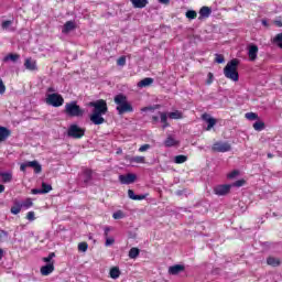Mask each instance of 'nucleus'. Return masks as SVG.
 Listing matches in <instances>:
<instances>
[{"instance_id":"f257e3e1","label":"nucleus","mask_w":282,"mask_h":282,"mask_svg":"<svg viewBox=\"0 0 282 282\" xmlns=\"http://www.w3.org/2000/svg\"><path fill=\"white\" fill-rule=\"evenodd\" d=\"M239 59L234 58L224 68V76L234 83H239Z\"/></svg>"},{"instance_id":"f03ea898","label":"nucleus","mask_w":282,"mask_h":282,"mask_svg":"<svg viewBox=\"0 0 282 282\" xmlns=\"http://www.w3.org/2000/svg\"><path fill=\"white\" fill-rule=\"evenodd\" d=\"M115 104L117 105L119 116H122L123 113H133V106H131L124 94L115 96Z\"/></svg>"},{"instance_id":"7ed1b4c3","label":"nucleus","mask_w":282,"mask_h":282,"mask_svg":"<svg viewBox=\"0 0 282 282\" xmlns=\"http://www.w3.org/2000/svg\"><path fill=\"white\" fill-rule=\"evenodd\" d=\"M64 111L69 118H83L85 116V109L80 108L76 101L67 102Z\"/></svg>"},{"instance_id":"20e7f679","label":"nucleus","mask_w":282,"mask_h":282,"mask_svg":"<svg viewBox=\"0 0 282 282\" xmlns=\"http://www.w3.org/2000/svg\"><path fill=\"white\" fill-rule=\"evenodd\" d=\"M46 105H50L51 107H63V105H65V99L63 98V95L53 93L46 96Z\"/></svg>"},{"instance_id":"39448f33","label":"nucleus","mask_w":282,"mask_h":282,"mask_svg":"<svg viewBox=\"0 0 282 282\" xmlns=\"http://www.w3.org/2000/svg\"><path fill=\"white\" fill-rule=\"evenodd\" d=\"M89 107H94L93 113H101L105 116L107 111H109V107H107V101L105 99L91 101L89 102Z\"/></svg>"},{"instance_id":"423d86ee","label":"nucleus","mask_w":282,"mask_h":282,"mask_svg":"<svg viewBox=\"0 0 282 282\" xmlns=\"http://www.w3.org/2000/svg\"><path fill=\"white\" fill-rule=\"evenodd\" d=\"M67 135L68 138H74V140H80V138H85V128H80L78 124H70Z\"/></svg>"},{"instance_id":"0eeeda50","label":"nucleus","mask_w":282,"mask_h":282,"mask_svg":"<svg viewBox=\"0 0 282 282\" xmlns=\"http://www.w3.org/2000/svg\"><path fill=\"white\" fill-rule=\"evenodd\" d=\"M212 151L214 153H228V151H232V145L228 141H216L212 145Z\"/></svg>"},{"instance_id":"6e6552de","label":"nucleus","mask_w":282,"mask_h":282,"mask_svg":"<svg viewBox=\"0 0 282 282\" xmlns=\"http://www.w3.org/2000/svg\"><path fill=\"white\" fill-rule=\"evenodd\" d=\"M230 188H232V185L225 184V185H216L214 187L215 195H218L219 197H224L225 195H228L230 193Z\"/></svg>"},{"instance_id":"1a4fd4ad","label":"nucleus","mask_w":282,"mask_h":282,"mask_svg":"<svg viewBox=\"0 0 282 282\" xmlns=\"http://www.w3.org/2000/svg\"><path fill=\"white\" fill-rule=\"evenodd\" d=\"M138 176L133 173H128V174H121L119 175V182L120 184H133Z\"/></svg>"},{"instance_id":"9d476101","label":"nucleus","mask_w":282,"mask_h":282,"mask_svg":"<svg viewBox=\"0 0 282 282\" xmlns=\"http://www.w3.org/2000/svg\"><path fill=\"white\" fill-rule=\"evenodd\" d=\"M258 54H259V46H257L256 44H250L248 46V56L251 63H253V61H257Z\"/></svg>"},{"instance_id":"9b49d317","label":"nucleus","mask_w":282,"mask_h":282,"mask_svg":"<svg viewBox=\"0 0 282 282\" xmlns=\"http://www.w3.org/2000/svg\"><path fill=\"white\" fill-rule=\"evenodd\" d=\"M24 67L29 72H37L39 70V65L36 64V59H32V57H28L24 61Z\"/></svg>"},{"instance_id":"f8f14e48","label":"nucleus","mask_w":282,"mask_h":282,"mask_svg":"<svg viewBox=\"0 0 282 282\" xmlns=\"http://www.w3.org/2000/svg\"><path fill=\"white\" fill-rule=\"evenodd\" d=\"M54 270H55L54 262H50L46 265L41 267L40 272L42 276H50V274H52Z\"/></svg>"},{"instance_id":"ddd939ff","label":"nucleus","mask_w":282,"mask_h":282,"mask_svg":"<svg viewBox=\"0 0 282 282\" xmlns=\"http://www.w3.org/2000/svg\"><path fill=\"white\" fill-rule=\"evenodd\" d=\"M185 270H186V267H184V264H174L169 268V274L176 276V274H180L181 272H184Z\"/></svg>"},{"instance_id":"4468645a","label":"nucleus","mask_w":282,"mask_h":282,"mask_svg":"<svg viewBox=\"0 0 282 282\" xmlns=\"http://www.w3.org/2000/svg\"><path fill=\"white\" fill-rule=\"evenodd\" d=\"M198 20L202 21V19H208L210 14H213V9L210 7H202L198 11Z\"/></svg>"},{"instance_id":"2eb2a0df","label":"nucleus","mask_w":282,"mask_h":282,"mask_svg":"<svg viewBox=\"0 0 282 282\" xmlns=\"http://www.w3.org/2000/svg\"><path fill=\"white\" fill-rule=\"evenodd\" d=\"M104 115L98 113V112H93L90 115V121L93 124H105V118L102 117Z\"/></svg>"},{"instance_id":"dca6fc26","label":"nucleus","mask_w":282,"mask_h":282,"mask_svg":"<svg viewBox=\"0 0 282 282\" xmlns=\"http://www.w3.org/2000/svg\"><path fill=\"white\" fill-rule=\"evenodd\" d=\"M28 167L34 169V173L39 174L43 171V166L39 163V161H29L24 163Z\"/></svg>"},{"instance_id":"f3484780","label":"nucleus","mask_w":282,"mask_h":282,"mask_svg":"<svg viewBox=\"0 0 282 282\" xmlns=\"http://www.w3.org/2000/svg\"><path fill=\"white\" fill-rule=\"evenodd\" d=\"M203 120L207 122L206 131H210V129H213V127L217 124V119L213 117H208V115H203Z\"/></svg>"},{"instance_id":"a211bd4d","label":"nucleus","mask_w":282,"mask_h":282,"mask_svg":"<svg viewBox=\"0 0 282 282\" xmlns=\"http://www.w3.org/2000/svg\"><path fill=\"white\" fill-rule=\"evenodd\" d=\"M9 135H12V131L3 126H0V142H6Z\"/></svg>"},{"instance_id":"6ab92c4d","label":"nucleus","mask_w":282,"mask_h":282,"mask_svg":"<svg viewBox=\"0 0 282 282\" xmlns=\"http://www.w3.org/2000/svg\"><path fill=\"white\" fill-rule=\"evenodd\" d=\"M147 195L148 194L135 195V192H133V189H128V197L130 199H133L134 202H142V199H147Z\"/></svg>"},{"instance_id":"aec40b11","label":"nucleus","mask_w":282,"mask_h":282,"mask_svg":"<svg viewBox=\"0 0 282 282\" xmlns=\"http://www.w3.org/2000/svg\"><path fill=\"white\" fill-rule=\"evenodd\" d=\"M72 30H76V22L74 21H67L63 29H62V32L63 34H69V32H72Z\"/></svg>"},{"instance_id":"412c9836","label":"nucleus","mask_w":282,"mask_h":282,"mask_svg":"<svg viewBox=\"0 0 282 282\" xmlns=\"http://www.w3.org/2000/svg\"><path fill=\"white\" fill-rule=\"evenodd\" d=\"M159 116L161 118L162 129L171 127V123H169V115L166 112L159 111Z\"/></svg>"},{"instance_id":"4be33fe9","label":"nucleus","mask_w":282,"mask_h":282,"mask_svg":"<svg viewBox=\"0 0 282 282\" xmlns=\"http://www.w3.org/2000/svg\"><path fill=\"white\" fill-rule=\"evenodd\" d=\"M130 164H145L147 159L144 156H129Z\"/></svg>"},{"instance_id":"5701e85b","label":"nucleus","mask_w":282,"mask_h":282,"mask_svg":"<svg viewBox=\"0 0 282 282\" xmlns=\"http://www.w3.org/2000/svg\"><path fill=\"white\" fill-rule=\"evenodd\" d=\"M267 263L271 265V268H279V265H281V259L270 256L267 258Z\"/></svg>"},{"instance_id":"b1692460","label":"nucleus","mask_w":282,"mask_h":282,"mask_svg":"<svg viewBox=\"0 0 282 282\" xmlns=\"http://www.w3.org/2000/svg\"><path fill=\"white\" fill-rule=\"evenodd\" d=\"M180 144V141L175 140L172 135H169L164 141V147L171 148V147H177Z\"/></svg>"},{"instance_id":"393cba45","label":"nucleus","mask_w":282,"mask_h":282,"mask_svg":"<svg viewBox=\"0 0 282 282\" xmlns=\"http://www.w3.org/2000/svg\"><path fill=\"white\" fill-rule=\"evenodd\" d=\"M167 117L170 120H182V118H184V113L180 110H175L173 112H169Z\"/></svg>"},{"instance_id":"a878e982","label":"nucleus","mask_w":282,"mask_h":282,"mask_svg":"<svg viewBox=\"0 0 282 282\" xmlns=\"http://www.w3.org/2000/svg\"><path fill=\"white\" fill-rule=\"evenodd\" d=\"M84 184H89V182H91L93 177H94V171L89 170V169H85L84 170Z\"/></svg>"},{"instance_id":"bb28decb","label":"nucleus","mask_w":282,"mask_h":282,"mask_svg":"<svg viewBox=\"0 0 282 282\" xmlns=\"http://www.w3.org/2000/svg\"><path fill=\"white\" fill-rule=\"evenodd\" d=\"M19 58H21V55L17 54V53H11L3 57V63H8V61H12V63H17V61H19Z\"/></svg>"},{"instance_id":"cd10ccee","label":"nucleus","mask_w":282,"mask_h":282,"mask_svg":"<svg viewBox=\"0 0 282 282\" xmlns=\"http://www.w3.org/2000/svg\"><path fill=\"white\" fill-rule=\"evenodd\" d=\"M133 8H147L149 0H131Z\"/></svg>"},{"instance_id":"c85d7f7f","label":"nucleus","mask_w":282,"mask_h":282,"mask_svg":"<svg viewBox=\"0 0 282 282\" xmlns=\"http://www.w3.org/2000/svg\"><path fill=\"white\" fill-rule=\"evenodd\" d=\"M153 85V78L145 77L138 83V87H151Z\"/></svg>"},{"instance_id":"c756f323","label":"nucleus","mask_w":282,"mask_h":282,"mask_svg":"<svg viewBox=\"0 0 282 282\" xmlns=\"http://www.w3.org/2000/svg\"><path fill=\"white\" fill-rule=\"evenodd\" d=\"M22 208H23V205H21V202L15 200L14 205L11 207L12 215H19Z\"/></svg>"},{"instance_id":"7c9ffc66","label":"nucleus","mask_w":282,"mask_h":282,"mask_svg":"<svg viewBox=\"0 0 282 282\" xmlns=\"http://www.w3.org/2000/svg\"><path fill=\"white\" fill-rule=\"evenodd\" d=\"M128 257L129 259H138V257H140V249L138 247H132L129 250Z\"/></svg>"},{"instance_id":"2f4dec72","label":"nucleus","mask_w":282,"mask_h":282,"mask_svg":"<svg viewBox=\"0 0 282 282\" xmlns=\"http://www.w3.org/2000/svg\"><path fill=\"white\" fill-rule=\"evenodd\" d=\"M0 177H2L3 184H9V182H12V173L10 172L0 173Z\"/></svg>"},{"instance_id":"473e14b6","label":"nucleus","mask_w":282,"mask_h":282,"mask_svg":"<svg viewBox=\"0 0 282 282\" xmlns=\"http://www.w3.org/2000/svg\"><path fill=\"white\" fill-rule=\"evenodd\" d=\"M187 161H188V156L184 154H180L174 158L175 164H184V162H187Z\"/></svg>"},{"instance_id":"72a5a7b5","label":"nucleus","mask_w":282,"mask_h":282,"mask_svg":"<svg viewBox=\"0 0 282 282\" xmlns=\"http://www.w3.org/2000/svg\"><path fill=\"white\" fill-rule=\"evenodd\" d=\"M110 278L111 279H119L120 278V268L113 267L110 269Z\"/></svg>"},{"instance_id":"f704fd0d","label":"nucleus","mask_w":282,"mask_h":282,"mask_svg":"<svg viewBox=\"0 0 282 282\" xmlns=\"http://www.w3.org/2000/svg\"><path fill=\"white\" fill-rule=\"evenodd\" d=\"M254 131H263L265 129V123L263 121H256L253 123Z\"/></svg>"},{"instance_id":"c9c22d12","label":"nucleus","mask_w":282,"mask_h":282,"mask_svg":"<svg viewBox=\"0 0 282 282\" xmlns=\"http://www.w3.org/2000/svg\"><path fill=\"white\" fill-rule=\"evenodd\" d=\"M22 208H32L34 206V203L32 202V198H26L23 203H21Z\"/></svg>"},{"instance_id":"e433bc0d","label":"nucleus","mask_w":282,"mask_h":282,"mask_svg":"<svg viewBox=\"0 0 282 282\" xmlns=\"http://www.w3.org/2000/svg\"><path fill=\"white\" fill-rule=\"evenodd\" d=\"M52 191V185L47 183H42V194L45 195Z\"/></svg>"},{"instance_id":"4c0bfd02","label":"nucleus","mask_w":282,"mask_h":282,"mask_svg":"<svg viewBox=\"0 0 282 282\" xmlns=\"http://www.w3.org/2000/svg\"><path fill=\"white\" fill-rule=\"evenodd\" d=\"M215 63L221 65V63H226V57H224L221 54H215Z\"/></svg>"},{"instance_id":"58836bf2","label":"nucleus","mask_w":282,"mask_h":282,"mask_svg":"<svg viewBox=\"0 0 282 282\" xmlns=\"http://www.w3.org/2000/svg\"><path fill=\"white\" fill-rule=\"evenodd\" d=\"M186 19H197V11L195 10H188L186 13Z\"/></svg>"},{"instance_id":"ea45409f","label":"nucleus","mask_w":282,"mask_h":282,"mask_svg":"<svg viewBox=\"0 0 282 282\" xmlns=\"http://www.w3.org/2000/svg\"><path fill=\"white\" fill-rule=\"evenodd\" d=\"M89 248V245L87 242H79L78 243V250L79 252H87V249Z\"/></svg>"},{"instance_id":"a19ab883","label":"nucleus","mask_w":282,"mask_h":282,"mask_svg":"<svg viewBox=\"0 0 282 282\" xmlns=\"http://www.w3.org/2000/svg\"><path fill=\"white\" fill-rule=\"evenodd\" d=\"M246 118L247 120H259V115L257 112H247Z\"/></svg>"},{"instance_id":"79ce46f5","label":"nucleus","mask_w":282,"mask_h":282,"mask_svg":"<svg viewBox=\"0 0 282 282\" xmlns=\"http://www.w3.org/2000/svg\"><path fill=\"white\" fill-rule=\"evenodd\" d=\"M236 186V188H241V186H246V180L241 178L231 184V187Z\"/></svg>"},{"instance_id":"37998d69","label":"nucleus","mask_w":282,"mask_h":282,"mask_svg":"<svg viewBox=\"0 0 282 282\" xmlns=\"http://www.w3.org/2000/svg\"><path fill=\"white\" fill-rule=\"evenodd\" d=\"M117 65H119V67H124L127 65V57L126 56H121L117 59Z\"/></svg>"},{"instance_id":"c03bdc74","label":"nucleus","mask_w":282,"mask_h":282,"mask_svg":"<svg viewBox=\"0 0 282 282\" xmlns=\"http://www.w3.org/2000/svg\"><path fill=\"white\" fill-rule=\"evenodd\" d=\"M112 217H113L115 219H123L124 213H123L122 210H118V212H116V213L112 214Z\"/></svg>"},{"instance_id":"a18cd8bd","label":"nucleus","mask_w":282,"mask_h":282,"mask_svg":"<svg viewBox=\"0 0 282 282\" xmlns=\"http://www.w3.org/2000/svg\"><path fill=\"white\" fill-rule=\"evenodd\" d=\"M10 25H12V21L11 20H4L1 23L2 30H8V28H10Z\"/></svg>"},{"instance_id":"49530a36","label":"nucleus","mask_w":282,"mask_h":282,"mask_svg":"<svg viewBox=\"0 0 282 282\" xmlns=\"http://www.w3.org/2000/svg\"><path fill=\"white\" fill-rule=\"evenodd\" d=\"M239 175V170H234L229 174H227L228 180H235Z\"/></svg>"},{"instance_id":"de8ad7c7","label":"nucleus","mask_w":282,"mask_h":282,"mask_svg":"<svg viewBox=\"0 0 282 282\" xmlns=\"http://www.w3.org/2000/svg\"><path fill=\"white\" fill-rule=\"evenodd\" d=\"M149 149H151V144L145 143L139 148V153H144V152L149 151Z\"/></svg>"},{"instance_id":"09e8293b","label":"nucleus","mask_w":282,"mask_h":282,"mask_svg":"<svg viewBox=\"0 0 282 282\" xmlns=\"http://www.w3.org/2000/svg\"><path fill=\"white\" fill-rule=\"evenodd\" d=\"M53 257H56V253L51 252L47 257L43 258L44 263H52Z\"/></svg>"},{"instance_id":"8fccbe9b","label":"nucleus","mask_w":282,"mask_h":282,"mask_svg":"<svg viewBox=\"0 0 282 282\" xmlns=\"http://www.w3.org/2000/svg\"><path fill=\"white\" fill-rule=\"evenodd\" d=\"M116 243V239L113 238H106L105 247L109 248V246H113Z\"/></svg>"},{"instance_id":"3c124183","label":"nucleus","mask_w":282,"mask_h":282,"mask_svg":"<svg viewBox=\"0 0 282 282\" xmlns=\"http://www.w3.org/2000/svg\"><path fill=\"white\" fill-rule=\"evenodd\" d=\"M26 219H29V221H34V219H36L34 212H29L26 214Z\"/></svg>"},{"instance_id":"603ef678","label":"nucleus","mask_w":282,"mask_h":282,"mask_svg":"<svg viewBox=\"0 0 282 282\" xmlns=\"http://www.w3.org/2000/svg\"><path fill=\"white\" fill-rule=\"evenodd\" d=\"M6 94V84H3V79H0V96Z\"/></svg>"},{"instance_id":"864d4df0","label":"nucleus","mask_w":282,"mask_h":282,"mask_svg":"<svg viewBox=\"0 0 282 282\" xmlns=\"http://www.w3.org/2000/svg\"><path fill=\"white\" fill-rule=\"evenodd\" d=\"M32 195H43V189H39V188H33L31 191Z\"/></svg>"},{"instance_id":"5fc2aeb1","label":"nucleus","mask_w":282,"mask_h":282,"mask_svg":"<svg viewBox=\"0 0 282 282\" xmlns=\"http://www.w3.org/2000/svg\"><path fill=\"white\" fill-rule=\"evenodd\" d=\"M6 238H8V231L0 230V239H6Z\"/></svg>"},{"instance_id":"6e6d98bb","label":"nucleus","mask_w":282,"mask_h":282,"mask_svg":"<svg viewBox=\"0 0 282 282\" xmlns=\"http://www.w3.org/2000/svg\"><path fill=\"white\" fill-rule=\"evenodd\" d=\"M160 122V117L159 116H153L152 117V124H158Z\"/></svg>"},{"instance_id":"4d7b16f0","label":"nucleus","mask_w":282,"mask_h":282,"mask_svg":"<svg viewBox=\"0 0 282 282\" xmlns=\"http://www.w3.org/2000/svg\"><path fill=\"white\" fill-rule=\"evenodd\" d=\"M26 169H28V165H25V163H22L20 165V171H22V173H25Z\"/></svg>"},{"instance_id":"13d9d810","label":"nucleus","mask_w":282,"mask_h":282,"mask_svg":"<svg viewBox=\"0 0 282 282\" xmlns=\"http://www.w3.org/2000/svg\"><path fill=\"white\" fill-rule=\"evenodd\" d=\"M153 109H155L154 107H143L142 109H141V111H153Z\"/></svg>"},{"instance_id":"bf43d9fd","label":"nucleus","mask_w":282,"mask_h":282,"mask_svg":"<svg viewBox=\"0 0 282 282\" xmlns=\"http://www.w3.org/2000/svg\"><path fill=\"white\" fill-rule=\"evenodd\" d=\"M109 230H111L109 227H106V228H105L104 235H105V238H106V239L109 238Z\"/></svg>"},{"instance_id":"052dcab7","label":"nucleus","mask_w":282,"mask_h":282,"mask_svg":"<svg viewBox=\"0 0 282 282\" xmlns=\"http://www.w3.org/2000/svg\"><path fill=\"white\" fill-rule=\"evenodd\" d=\"M274 25H276V28H282V21L281 20L274 21Z\"/></svg>"},{"instance_id":"680f3d73","label":"nucleus","mask_w":282,"mask_h":282,"mask_svg":"<svg viewBox=\"0 0 282 282\" xmlns=\"http://www.w3.org/2000/svg\"><path fill=\"white\" fill-rule=\"evenodd\" d=\"M208 78L207 83L210 85L213 83V73H208Z\"/></svg>"},{"instance_id":"e2e57ef3","label":"nucleus","mask_w":282,"mask_h":282,"mask_svg":"<svg viewBox=\"0 0 282 282\" xmlns=\"http://www.w3.org/2000/svg\"><path fill=\"white\" fill-rule=\"evenodd\" d=\"M159 3H163L164 6H169V3H171V0H159Z\"/></svg>"},{"instance_id":"0e129e2a","label":"nucleus","mask_w":282,"mask_h":282,"mask_svg":"<svg viewBox=\"0 0 282 282\" xmlns=\"http://www.w3.org/2000/svg\"><path fill=\"white\" fill-rule=\"evenodd\" d=\"M6 192V185L0 184V194Z\"/></svg>"},{"instance_id":"69168bd1","label":"nucleus","mask_w":282,"mask_h":282,"mask_svg":"<svg viewBox=\"0 0 282 282\" xmlns=\"http://www.w3.org/2000/svg\"><path fill=\"white\" fill-rule=\"evenodd\" d=\"M47 91H48V94L54 93V91H55V90H54V87H48V88H47Z\"/></svg>"},{"instance_id":"338daca9","label":"nucleus","mask_w":282,"mask_h":282,"mask_svg":"<svg viewBox=\"0 0 282 282\" xmlns=\"http://www.w3.org/2000/svg\"><path fill=\"white\" fill-rule=\"evenodd\" d=\"M3 259V249L0 248V261Z\"/></svg>"},{"instance_id":"774afa93","label":"nucleus","mask_w":282,"mask_h":282,"mask_svg":"<svg viewBox=\"0 0 282 282\" xmlns=\"http://www.w3.org/2000/svg\"><path fill=\"white\" fill-rule=\"evenodd\" d=\"M262 25H268V21L262 20Z\"/></svg>"}]
</instances>
